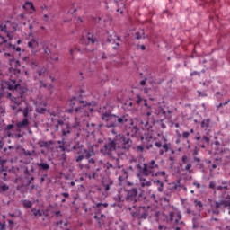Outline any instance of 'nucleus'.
I'll return each instance as SVG.
<instances>
[{"instance_id":"nucleus-1","label":"nucleus","mask_w":230,"mask_h":230,"mask_svg":"<svg viewBox=\"0 0 230 230\" xmlns=\"http://www.w3.org/2000/svg\"><path fill=\"white\" fill-rule=\"evenodd\" d=\"M132 145L133 142L130 137L123 134H119L113 139L108 138L102 148L100 149V152L104 157H108L111 161H119V159L116 158V149L119 148L122 152H128L132 148Z\"/></svg>"},{"instance_id":"nucleus-2","label":"nucleus","mask_w":230,"mask_h":230,"mask_svg":"<svg viewBox=\"0 0 230 230\" xmlns=\"http://www.w3.org/2000/svg\"><path fill=\"white\" fill-rule=\"evenodd\" d=\"M9 81L6 83L7 89L13 91L14 96L12 93H7V98L13 102L15 105H21L24 102V93L28 92V88L17 84L19 76H21V70L19 68H9Z\"/></svg>"},{"instance_id":"nucleus-3","label":"nucleus","mask_w":230,"mask_h":230,"mask_svg":"<svg viewBox=\"0 0 230 230\" xmlns=\"http://www.w3.org/2000/svg\"><path fill=\"white\" fill-rule=\"evenodd\" d=\"M102 121H105V127L107 128H114L119 127V128H123L124 130H128L132 128L133 134H137L139 128L134 126V120L128 117V115L117 116L109 112H105L102 116Z\"/></svg>"},{"instance_id":"nucleus-4","label":"nucleus","mask_w":230,"mask_h":230,"mask_svg":"<svg viewBox=\"0 0 230 230\" xmlns=\"http://www.w3.org/2000/svg\"><path fill=\"white\" fill-rule=\"evenodd\" d=\"M71 152L75 155V163H82V161H84V159H91V157H93V155H94L93 149L85 148V146H84L80 142L75 143L72 146Z\"/></svg>"},{"instance_id":"nucleus-5","label":"nucleus","mask_w":230,"mask_h":230,"mask_svg":"<svg viewBox=\"0 0 230 230\" xmlns=\"http://www.w3.org/2000/svg\"><path fill=\"white\" fill-rule=\"evenodd\" d=\"M230 206V195L224 192L222 194V199L219 201H212L210 204V209L212 215H220V211L223 213L226 211V208Z\"/></svg>"},{"instance_id":"nucleus-6","label":"nucleus","mask_w":230,"mask_h":230,"mask_svg":"<svg viewBox=\"0 0 230 230\" xmlns=\"http://www.w3.org/2000/svg\"><path fill=\"white\" fill-rule=\"evenodd\" d=\"M155 168H159V165L155 164V160H151L148 164H137V170L138 171L137 172V177H141V175H144V177H148V175H152L154 173V170Z\"/></svg>"},{"instance_id":"nucleus-7","label":"nucleus","mask_w":230,"mask_h":230,"mask_svg":"<svg viewBox=\"0 0 230 230\" xmlns=\"http://www.w3.org/2000/svg\"><path fill=\"white\" fill-rule=\"evenodd\" d=\"M152 213V207L150 206H138L136 211L131 212L132 218H137L138 220H146Z\"/></svg>"},{"instance_id":"nucleus-8","label":"nucleus","mask_w":230,"mask_h":230,"mask_svg":"<svg viewBox=\"0 0 230 230\" xmlns=\"http://www.w3.org/2000/svg\"><path fill=\"white\" fill-rule=\"evenodd\" d=\"M80 105L82 107H76L75 109L68 110V112H75V114H82L84 112V116H89L88 111L93 112V109L91 107V103L85 101H79Z\"/></svg>"},{"instance_id":"nucleus-9","label":"nucleus","mask_w":230,"mask_h":230,"mask_svg":"<svg viewBox=\"0 0 230 230\" xmlns=\"http://www.w3.org/2000/svg\"><path fill=\"white\" fill-rule=\"evenodd\" d=\"M126 200L128 202H131L132 204H137L139 202V199H137V189L132 188L128 190Z\"/></svg>"},{"instance_id":"nucleus-10","label":"nucleus","mask_w":230,"mask_h":230,"mask_svg":"<svg viewBox=\"0 0 230 230\" xmlns=\"http://www.w3.org/2000/svg\"><path fill=\"white\" fill-rule=\"evenodd\" d=\"M184 164H186V165L183 170H185V172H189V173H193V170L191 169V168H193V164L191 163L190 158H188V156H186V155H183L181 157V163L180 166H184Z\"/></svg>"},{"instance_id":"nucleus-11","label":"nucleus","mask_w":230,"mask_h":230,"mask_svg":"<svg viewBox=\"0 0 230 230\" xmlns=\"http://www.w3.org/2000/svg\"><path fill=\"white\" fill-rule=\"evenodd\" d=\"M66 120L64 119H52V127L56 132H62V129L64 128V125H66Z\"/></svg>"},{"instance_id":"nucleus-12","label":"nucleus","mask_w":230,"mask_h":230,"mask_svg":"<svg viewBox=\"0 0 230 230\" xmlns=\"http://www.w3.org/2000/svg\"><path fill=\"white\" fill-rule=\"evenodd\" d=\"M36 166L38 168V172L39 173H48L49 172V164L48 162H40L36 163Z\"/></svg>"},{"instance_id":"nucleus-13","label":"nucleus","mask_w":230,"mask_h":230,"mask_svg":"<svg viewBox=\"0 0 230 230\" xmlns=\"http://www.w3.org/2000/svg\"><path fill=\"white\" fill-rule=\"evenodd\" d=\"M37 145L40 146V148H46L47 150H49L50 146H53V145H55V142H53V140H40L37 142Z\"/></svg>"},{"instance_id":"nucleus-14","label":"nucleus","mask_w":230,"mask_h":230,"mask_svg":"<svg viewBox=\"0 0 230 230\" xmlns=\"http://www.w3.org/2000/svg\"><path fill=\"white\" fill-rule=\"evenodd\" d=\"M29 125H30V121H28L27 119H23V120L16 123L17 132H21V130H22V128H28Z\"/></svg>"},{"instance_id":"nucleus-15","label":"nucleus","mask_w":230,"mask_h":230,"mask_svg":"<svg viewBox=\"0 0 230 230\" xmlns=\"http://www.w3.org/2000/svg\"><path fill=\"white\" fill-rule=\"evenodd\" d=\"M203 64H206L205 67H207V69H215V67H217V62L213 59L204 60Z\"/></svg>"},{"instance_id":"nucleus-16","label":"nucleus","mask_w":230,"mask_h":230,"mask_svg":"<svg viewBox=\"0 0 230 230\" xmlns=\"http://www.w3.org/2000/svg\"><path fill=\"white\" fill-rule=\"evenodd\" d=\"M138 177H139L141 188H149V186H152V181H146V179H145L143 175H140Z\"/></svg>"},{"instance_id":"nucleus-17","label":"nucleus","mask_w":230,"mask_h":230,"mask_svg":"<svg viewBox=\"0 0 230 230\" xmlns=\"http://www.w3.org/2000/svg\"><path fill=\"white\" fill-rule=\"evenodd\" d=\"M68 134H71V126H69V123L66 122L63 124V129H61V136H67Z\"/></svg>"},{"instance_id":"nucleus-18","label":"nucleus","mask_w":230,"mask_h":230,"mask_svg":"<svg viewBox=\"0 0 230 230\" xmlns=\"http://www.w3.org/2000/svg\"><path fill=\"white\" fill-rule=\"evenodd\" d=\"M155 185H156L157 190L160 193H163L164 190V183L159 180H155L153 181Z\"/></svg>"},{"instance_id":"nucleus-19","label":"nucleus","mask_w":230,"mask_h":230,"mask_svg":"<svg viewBox=\"0 0 230 230\" xmlns=\"http://www.w3.org/2000/svg\"><path fill=\"white\" fill-rule=\"evenodd\" d=\"M181 180H178L176 182H173L172 184L171 190L172 191H181Z\"/></svg>"},{"instance_id":"nucleus-20","label":"nucleus","mask_w":230,"mask_h":230,"mask_svg":"<svg viewBox=\"0 0 230 230\" xmlns=\"http://www.w3.org/2000/svg\"><path fill=\"white\" fill-rule=\"evenodd\" d=\"M87 40L88 44H94L95 42H98V37H96V35L88 33Z\"/></svg>"},{"instance_id":"nucleus-21","label":"nucleus","mask_w":230,"mask_h":230,"mask_svg":"<svg viewBox=\"0 0 230 230\" xmlns=\"http://www.w3.org/2000/svg\"><path fill=\"white\" fill-rule=\"evenodd\" d=\"M201 128H209L211 127V119H206L201 121Z\"/></svg>"},{"instance_id":"nucleus-22","label":"nucleus","mask_w":230,"mask_h":230,"mask_svg":"<svg viewBox=\"0 0 230 230\" xmlns=\"http://www.w3.org/2000/svg\"><path fill=\"white\" fill-rule=\"evenodd\" d=\"M10 190V186L4 182H0V194L6 193Z\"/></svg>"},{"instance_id":"nucleus-23","label":"nucleus","mask_w":230,"mask_h":230,"mask_svg":"<svg viewBox=\"0 0 230 230\" xmlns=\"http://www.w3.org/2000/svg\"><path fill=\"white\" fill-rule=\"evenodd\" d=\"M182 216L180 214V212L177 213V218L174 220V224L176 226H183L184 222L181 221Z\"/></svg>"},{"instance_id":"nucleus-24","label":"nucleus","mask_w":230,"mask_h":230,"mask_svg":"<svg viewBox=\"0 0 230 230\" xmlns=\"http://www.w3.org/2000/svg\"><path fill=\"white\" fill-rule=\"evenodd\" d=\"M171 146H172L171 144H164V145H162V148L163 149H160L159 155H163V154H164V152H168V150H170Z\"/></svg>"},{"instance_id":"nucleus-25","label":"nucleus","mask_w":230,"mask_h":230,"mask_svg":"<svg viewBox=\"0 0 230 230\" xmlns=\"http://www.w3.org/2000/svg\"><path fill=\"white\" fill-rule=\"evenodd\" d=\"M93 208L94 209H98V211H102L103 208H109V203H96Z\"/></svg>"},{"instance_id":"nucleus-26","label":"nucleus","mask_w":230,"mask_h":230,"mask_svg":"<svg viewBox=\"0 0 230 230\" xmlns=\"http://www.w3.org/2000/svg\"><path fill=\"white\" fill-rule=\"evenodd\" d=\"M221 184L222 185H218L216 187V190L217 191H222V190H229V187H227V185H226V184H227V181H221Z\"/></svg>"},{"instance_id":"nucleus-27","label":"nucleus","mask_w":230,"mask_h":230,"mask_svg":"<svg viewBox=\"0 0 230 230\" xmlns=\"http://www.w3.org/2000/svg\"><path fill=\"white\" fill-rule=\"evenodd\" d=\"M28 48H31V49H35L39 48V42H37L35 40H31L28 42Z\"/></svg>"},{"instance_id":"nucleus-28","label":"nucleus","mask_w":230,"mask_h":230,"mask_svg":"<svg viewBox=\"0 0 230 230\" xmlns=\"http://www.w3.org/2000/svg\"><path fill=\"white\" fill-rule=\"evenodd\" d=\"M196 141H199L198 146H200V148H206V144L202 141V137H200V136L196 137Z\"/></svg>"},{"instance_id":"nucleus-29","label":"nucleus","mask_w":230,"mask_h":230,"mask_svg":"<svg viewBox=\"0 0 230 230\" xmlns=\"http://www.w3.org/2000/svg\"><path fill=\"white\" fill-rule=\"evenodd\" d=\"M28 64L31 66V67H32V69H35V67L38 66L37 60L35 59H28Z\"/></svg>"},{"instance_id":"nucleus-30","label":"nucleus","mask_w":230,"mask_h":230,"mask_svg":"<svg viewBox=\"0 0 230 230\" xmlns=\"http://www.w3.org/2000/svg\"><path fill=\"white\" fill-rule=\"evenodd\" d=\"M22 154L25 155V157H31L32 153L31 151H28L24 148L22 149Z\"/></svg>"},{"instance_id":"nucleus-31","label":"nucleus","mask_w":230,"mask_h":230,"mask_svg":"<svg viewBox=\"0 0 230 230\" xmlns=\"http://www.w3.org/2000/svg\"><path fill=\"white\" fill-rule=\"evenodd\" d=\"M31 213L34 215V217H42V212H40V210L32 208Z\"/></svg>"},{"instance_id":"nucleus-32","label":"nucleus","mask_w":230,"mask_h":230,"mask_svg":"<svg viewBox=\"0 0 230 230\" xmlns=\"http://www.w3.org/2000/svg\"><path fill=\"white\" fill-rule=\"evenodd\" d=\"M175 217V212H170L167 217V222H173V218Z\"/></svg>"},{"instance_id":"nucleus-33","label":"nucleus","mask_w":230,"mask_h":230,"mask_svg":"<svg viewBox=\"0 0 230 230\" xmlns=\"http://www.w3.org/2000/svg\"><path fill=\"white\" fill-rule=\"evenodd\" d=\"M201 141H203L205 145H208V143L211 141V138L208 136H203Z\"/></svg>"},{"instance_id":"nucleus-34","label":"nucleus","mask_w":230,"mask_h":230,"mask_svg":"<svg viewBox=\"0 0 230 230\" xmlns=\"http://www.w3.org/2000/svg\"><path fill=\"white\" fill-rule=\"evenodd\" d=\"M88 179H95L98 177V173L96 172H93L92 173H86Z\"/></svg>"},{"instance_id":"nucleus-35","label":"nucleus","mask_w":230,"mask_h":230,"mask_svg":"<svg viewBox=\"0 0 230 230\" xmlns=\"http://www.w3.org/2000/svg\"><path fill=\"white\" fill-rule=\"evenodd\" d=\"M78 168L81 170H89L91 167L89 164H79Z\"/></svg>"},{"instance_id":"nucleus-36","label":"nucleus","mask_w":230,"mask_h":230,"mask_svg":"<svg viewBox=\"0 0 230 230\" xmlns=\"http://www.w3.org/2000/svg\"><path fill=\"white\" fill-rule=\"evenodd\" d=\"M37 73H38V75H39V76H44V74L46 73V67H41L40 69H39L38 71H37Z\"/></svg>"},{"instance_id":"nucleus-37","label":"nucleus","mask_w":230,"mask_h":230,"mask_svg":"<svg viewBox=\"0 0 230 230\" xmlns=\"http://www.w3.org/2000/svg\"><path fill=\"white\" fill-rule=\"evenodd\" d=\"M32 206H33V204H32L31 201H30V200H24V201H23V207H24V208H31Z\"/></svg>"},{"instance_id":"nucleus-38","label":"nucleus","mask_w":230,"mask_h":230,"mask_svg":"<svg viewBox=\"0 0 230 230\" xmlns=\"http://www.w3.org/2000/svg\"><path fill=\"white\" fill-rule=\"evenodd\" d=\"M7 48H11V49H15L16 51H21V47L15 48V45H12V43H7Z\"/></svg>"},{"instance_id":"nucleus-39","label":"nucleus","mask_w":230,"mask_h":230,"mask_svg":"<svg viewBox=\"0 0 230 230\" xmlns=\"http://www.w3.org/2000/svg\"><path fill=\"white\" fill-rule=\"evenodd\" d=\"M104 168H106V170H111V168H113V169H116V167H114V165H112V164L107 162L105 164H104Z\"/></svg>"},{"instance_id":"nucleus-40","label":"nucleus","mask_w":230,"mask_h":230,"mask_svg":"<svg viewBox=\"0 0 230 230\" xmlns=\"http://www.w3.org/2000/svg\"><path fill=\"white\" fill-rule=\"evenodd\" d=\"M194 204H195V206L197 207V208H199V209H202V208H203V204L201 203V201H199V200H194Z\"/></svg>"},{"instance_id":"nucleus-41","label":"nucleus","mask_w":230,"mask_h":230,"mask_svg":"<svg viewBox=\"0 0 230 230\" xmlns=\"http://www.w3.org/2000/svg\"><path fill=\"white\" fill-rule=\"evenodd\" d=\"M73 128H77L78 130H80V128H82V126H80V123L78 122V120L75 119V123L72 126Z\"/></svg>"},{"instance_id":"nucleus-42","label":"nucleus","mask_w":230,"mask_h":230,"mask_svg":"<svg viewBox=\"0 0 230 230\" xmlns=\"http://www.w3.org/2000/svg\"><path fill=\"white\" fill-rule=\"evenodd\" d=\"M208 188L210 190H217V183H215V181H210L208 184Z\"/></svg>"},{"instance_id":"nucleus-43","label":"nucleus","mask_w":230,"mask_h":230,"mask_svg":"<svg viewBox=\"0 0 230 230\" xmlns=\"http://www.w3.org/2000/svg\"><path fill=\"white\" fill-rule=\"evenodd\" d=\"M104 183L108 186H112V184H114V181H112L111 179H107Z\"/></svg>"},{"instance_id":"nucleus-44","label":"nucleus","mask_w":230,"mask_h":230,"mask_svg":"<svg viewBox=\"0 0 230 230\" xmlns=\"http://www.w3.org/2000/svg\"><path fill=\"white\" fill-rule=\"evenodd\" d=\"M129 163L131 164H135V166H137V164H139V163H137V159L134 157L129 160Z\"/></svg>"},{"instance_id":"nucleus-45","label":"nucleus","mask_w":230,"mask_h":230,"mask_svg":"<svg viewBox=\"0 0 230 230\" xmlns=\"http://www.w3.org/2000/svg\"><path fill=\"white\" fill-rule=\"evenodd\" d=\"M226 226L225 227V230H230V217H226Z\"/></svg>"},{"instance_id":"nucleus-46","label":"nucleus","mask_w":230,"mask_h":230,"mask_svg":"<svg viewBox=\"0 0 230 230\" xmlns=\"http://www.w3.org/2000/svg\"><path fill=\"white\" fill-rule=\"evenodd\" d=\"M144 128L146 130H150L152 128V126H150V124L148 123V121L145 122L144 124Z\"/></svg>"},{"instance_id":"nucleus-47","label":"nucleus","mask_w":230,"mask_h":230,"mask_svg":"<svg viewBox=\"0 0 230 230\" xmlns=\"http://www.w3.org/2000/svg\"><path fill=\"white\" fill-rule=\"evenodd\" d=\"M29 181H28V186H30L31 184V182H33L35 181V177L33 176V174H31L30 177H29Z\"/></svg>"},{"instance_id":"nucleus-48","label":"nucleus","mask_w":230,"mask_h":230,"mask_svg":"<svg viewBox=\"0 0 230 230\" xmlns=\"http://www.w3.org/2000/svg\"><path fill=\"white\" fill-rule=\"evenodd\" d=\"M137 99L136 100L137 105H140V104H141V102H145V100H142V98H141L139 95H137Z\"/></svg>"},{"instance_id":"nucleus-49","label":"nucleus","mask_w":230,"mask_h":230,"mask_svg":"<svg viewBox=\"0 0 230 230\" xmlns=\"http://www.w3.org/2000/svg\"><path fill=\"white\" fill-rule=\"evenodd\" d=\"M22 112H23V117H24L25 119H27V118H28V112H29L28 107H26L25 109H23Z\"/></svg>"},{"instance_id":"nucleus-50","label":"nucleus","mask_w":230,"mask_h":230,"mask_svg":"<svg viewBox=\"0 0 230 230\" xmlns=\"http://www.w3.org/2000/svg\"><path fill=\"white\" fill-rule=\"evenodd\" d=\"M157 175H162L163 177H164L166 175V172L162 171V172H155V177H157Z\"/></svg>"},{"instance_id":"nucleus-51","label":"nucleus","mask_w":230,"mask_h":230,"mask_svg":"<svg viewBox=\"0 0 230 230\" xmlns=\"http://www.w3.org/2000/svg\"><path fill=\"white\" fill-rule=\"evenodd\" d=\"M24 174L26 175V176H25V179H30V176L31 175V174L30 173V171L28 170V168L25 169Z\"/></svg>"},{"instance_id":"nucleus-52","label":"nucleus","mask_w":230,"mask_h":230,"mask_svg":"<svg viewBox=\"0 0 230 230\" xmlns=\"http://www.w3.org/2000/svg\"><path fill=\"white\" fill-rule=\"evenodd\" d=\"M25 4L31 6V10H33V12H35V6L33 5V3L26 2Z\"/></svg>"},{"instance_id":"nucleus-53","label":"nucleus","mask_w":230,"mask_h":230,"mask_svg":"<svg viewBox=\"0 0 230 230\" xmlns=\"http://www.w3.org/2000/svg\"><path fill=\"white\" fill-rule=\"evenodd\" d=\"M136 39L137 40H139V39H143L142 35H141V31H137L136 32Z\"/></svg>"},{"instance_id":"nucleus-54","label":"nucleus","mask_w":230,"mask_h":230,"mask_svg":"<svg viewBox=\"0 0 230 230\" xmlns=\"http://www.w3.org/2000/svg\"><path fill=\"white\" fill-rule=\"evenodd\" d=\"M106 42H116V40L112 36H110L107 38Z\"/></svg>"},{"instance_id":"nucleus-55","label":"nucleus","mask_w":230,"mask_h":230,"mask_svg":"<svg viewBox=\"0 0 230 230\" xmlns=\"http://www.w3.org/2000/svg\"><path fill=\"white\" fill-rule=\"evenodd\" d=\"M182 137H184L185 139H188L190 137V132H188V131L183 132Z\"/></svg>"},{"instance_id":"nucleus-56","label":"nucleus","mask_w":230,"mask_h":230,"mask_svg":"<svg viewBox=\"0 0 230 230\" xmlns=\"http://www.w3.org/2000/svg\"><path fill=\"white\" fill-rule=\"evenodd\" d=\"M102 186H103V188H104V190H105V191H109V190H111V186L110 185H107V183H102Z\"/></svg>"},{"instance_id":"nucleus-57","label":"nucleus","mask_w":230,"mask_h":230,"mask_svg":"<svg viewBox=\"0 0 230 230\" xmlns=\"http://www.w3.org/2000/svg\"><path fill=\"white\" fill-rule=\"evenodd\" d=\"M88 163L89 164H96V160L94 158H88Z\"/></svg>"},{"instance_id":"nucleus-58","label":"nucleus","mask_w":230,"mask_h":230,"mask_svg":"<svg viewBox=\"0 0 230 230\" xmlns=\"http://www.w3.org/2000/svg\"><path fill=\"white\" fill-rule=\"evenodd\" d=\"M190 76H200V73L194 71V72L190 73Z\"/></svg>"},{"instance_id":"nucleus-59","label":"nucleus","mask_w":230,"mask_h":230,"mask_svg":"<svg viewBox=\"0 0 230 230\" xmlns=\"http://www.w3.org/2000/svg\"><path fill=\"white\" fill-rule=\"evenodd\" d=\"M158 229L159 230H169L168 227H166L165 226H163V225H159Z\"/></svg>"},{"instance_id":"nucleus-60","label":"nucleus","mask_w":230,"mask_h":230,"mask_svg":"<svg viewBox=\"0 0 230 230\" xmlns=\"http://www.w3.org/2000/svg\"><path fill=\"white\" fill-rule=\"evenodd\" d=\"M193 186H195L197 188V190H200V183L197 182V181H193Z\"/></svg>"},{"instance_id":"nucleus-61","label":"nucleus","mask_w":230,"mask_h":230,"mask_svg":"<svg viewBox=\"0 0 230 230\" xmlns=\"http://www.w3.org/2000/svg\"><path fill=\"white\" fill-rule=\"evenodd\" d=\"M0 31H6V26L4 24H0Z\"/></svg>"},{"instance_id":"nucleus-62","label":"nucleus","mask_w":230,"mask_h":230,"mask_svg":"<svg viewBox=\"0 0 230 230\" xmlns=\"http://www.w3.org/2000/svg\"><path fill=\"white\" fill-rule=\"evenodd\" d=\"M140 33H141V35H142V39H148V35H146V34H145V31H144V30H142V31H140Z\"/></svg>"},{"instance_id":"nucleus-63","label":"nucleus","mask_w":230,"mask_h":230,"mask_svg":"<svg viewBox=\"0 0 230 230\" xmlns=\"http://www.w3.org/2000/svg\"><path fill=\"white\" fill-rule=\"evenodd\" d=\"M137 150L138 152H143V150H145V147H143V146H137Z\"/></svg>"},{"instance_id":"nucleus-64","label":"nucleus","mask_w":230,"mask_h":230,"mask_svg":"<svg viewBox=\"0 0 230 230\" xmlns=\"http://www.w3.org/2000/svg\"><path fill=\"white\" fill-rule=\"evenodd\" d=\"M155 146H156L157 148L163 147V144L161 142H155Z\"/></svg>"}]
</instances>
